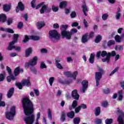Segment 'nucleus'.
<instances>
[{
    "instance_id": "nucleus-1",
    "label": "nucleus",
    "mask_w": 124,
    "mask_h": 124,
    "mask_svg": "<svg viewBox=\"0 0 124 124\" xmlns=\"http://www.w3.org/2000/svg\"><path fill=\"white\" fill-rule=\"evenodd\" d=\"M22 105L25 117L23 118L26 124H32L34 123L35 117L32 113L33 112V105L32 103L28 97H25L22 100Z\"/></svg>"
},
{
    "instance_id": "nucleus-2",
    "label": "nucleus",
    "mask_w": 124,
    "mask_h": 124,
    "mask_svg": "<svg viewBox=\"0 0 124 124\" xmlns=\"http://www.w3.org/2000/svg\"><path fill=\"white\" fill-rule=\"evenodd\" d=\"M100 56H101L102 58H104V57L106 56V58L102 59L103 62H110V57H111V56L112 57L116 56V52H115V51H113L111 53L108 52V53H107L106 51H103L102 52L100 51L97 52L96 55V57L97 59H99L100 58Z\"/></svg>"
},
{
    "instance_id": "nucleus-3",
    "label": "nucleus",
    "mask_w": 124,
    "mask_h": 124,
    "mask_svg": "<svg viewBox=\"0 0 124 124\" xmlns=\"http://www.w3.org/2000/svg\"><path fill=\"white\" fill-rule=\"evenodd\" d=\"M68 28L67 24H62L60 27L61 31V35L62 38H66V39H70L71 38V33L69 31H67Z\"/></svg>"
},
{
    "instance_id": "nucleus-4",
    "label": "nucleus",
    "mask_w": 124,
    "mask_h": 124,
    "mask_svg": "<svg viewBox=\"0 0 124 124\" xmlns=\"http://www.w3.org/2000/svg\"><path fill=\"white\" fill-rule=\"evenodd\" d=\"M18 37H19V34H14V40L9 43L8 50L11 51L12 49H14L17 52H20L21 51V47L19 46H15L14 44L17 42V40H18Z\"/></svg>"
},
{
    "instance_id": "nucleus-5",
    "label": "nucleus",
    "mask_w": 124,
    "mask_h": 124,
    "mask_svg": "<svg viewBox=\"0 0 124 124\" xmlns=\"http://www.w3.org/2000/svg\"><path fill=\"white\" fill-rule=\"evenodd\" d=\"M42 6L40 10L41 14H43L44 12L46 13H48V12H50L51 11V8L48 6V4H45V2H42L37 5L35 7L36 9H38L40 8V7Z\"/></svg>"
},
{
    "instance_id": "nucleus-6",
    "label": "nucleus",
    "mask_w": 124,
    "mask_h": 124,
    "mask_svg": "<svg viewBox=\"0 0 124 124\" xmlns=\"http://www.w3.org/2000/svg\"><path fill=\"white\" fill-rule=\"evenodd\" d=\"M6 118L9 121H11L14 119L15 115H16V108L15 106L12 107L10 109V111L5 112Z\"/></svg>"
},
{
    "instance_id": "nucleus-7",
    "label": "nucleus",
    "mask_w": 124,
    "mask_h": 124,
    "mask_svg": "<svg viewBox=\"0 0 124 124\" xmlns=\"http://www.w3.org/2000/svg\"><path fill=\"white\" fill-rule=\"evenodd\" d=\"M49 38L50 39H54V42H57L61 39V34H59L58 31L55 30H51L49 32Z\"/></svg>"
},
{
    "instance_id": "nucleus-8",
    "label": "nucleus",
    "mask_w": 124,
    "mask_h": 124,
    "mask_svg": "<svg viewBox=\"0 0 124 124\" xmlns=\"http://www.w3.org/2000/svg\"><path fill=\"white\" fill-rule=\"evenodd\" d=\"M16 86L18 88L19 90H22L23 86H27L30 87L31 86V82H30V78H28L27 79L23 80L21 83H16Z\"/></svg>"
},
{
    "instance_id": "nucleus-9",
    "label": "nucleus",
    "mask_w": 124,
    "mask_h": 124,
    "mask_svg": "<svg viewBox=\"0 0 124 124\" xmlns=\"http://www.w3.org/2000/svg\"><path fill=\"white\" fill-rule=\"evenodd\" d=\"M98 70L99 71H100V72H96L95 75L96 86L97 87H98V86L99 85V81H100V79L102 78V73L103 72L102 69H101V68H99Z\"/></svg>"
},
{
    "instance_id": "nucleus-10",
    "label": "nucleus",
    "mask_w": 124,
    "mask_h": 124,
    "mask_svg": "<svg viewBox=\"0 0 124 124\" xmlns=\"http://www.w3.org/2000/svg\"><path fill=\"white\" fill-rule=\"evenodd\" d=\"M116 112L118 114H120L119 116L117 121L119 124H124V113L119 108H117Z\"/></svg>"
},
{
    "instance_id": "nucleus-11",
    "label": "nucleus",
    "mask_w": 124,
    "mask_h": 124,
    "mask_svg": "<svg viewBox=\"0 0 124 124\" xmlns=\"http://www.w3.org/2000/svg\"><path fill=\"white\" fill-rule=\"evenodd\" d=\"M82 88L80 89V92L81 93H85L87 89H88V87L89 86V81L88 80H83L81 82Z\"/></svg>"
},
{
    "instance_id": "nucleus-12",
    "label": "nucleus",
    "mask_w": 124,
    "mask_h": 124,
    "mask_svg": "<svg viewBox=\"0 0 124 124\" xmlns=\"http://www.w3.org/2000/svg\"><path fill=\"white\" fill-rule=\"evenodd\" d=\"M38 60V58H37V57L35 56L32 59H31L30 61V65L31 66H34V65H36L37 63V60Z\"/></svg>"
},
{
    "instance_id": "nucleus-13",
    "label": "nucleus",
    "mask_w": 124,
    "mask_h": 124,
    "mask_svg": "<svg viewBox=\"0 0 124 124\" xmlns=\"http://www.w3.org/2000/svg\"><path fill=\"white\" fill-rule=\"evenodd\" d=\"M24 8V7L23 3L21 2H18V5L16 9V11L17 13L19 12V10H20L21 11H23Z\"/></svg>"
},
{
    "instance_id": "nucleus-14",
    "label": "nucleus",
    "mask_w": 124,
    "mask_h": 124,
    "mask_svg": "<svg viewBox=\"0 0 124 124\" xmlns=\"http://www.w3.org/2000/svg\"><path fill=\"white\" fill-rule=\"evenodd\" d=\"M72 96L74 98V99H76L78 100L79 99V94L77 92V90H74L72 92Z\"/></svg>"
},
{
    "instance_id": "nucleus-15",
    "label": "nucleus",
    "mask_w": 124,
    "mask_h": 124,
    "mask_svg": "<svg viewBox=\"0 0 124 124\" xmlns=\"http://www.w3.org/2000/svg\"><path fill=\"white\" fill-rule=\"evenodd\" d=\"M82 11L85 16H87V12L89 11V7L87 6L86 4H84L82 6Z\"/></svg>"
},
{
    "instance_id": "nucleus-16",
    "label": "nucleus",
    "mask_w": 124,
    "mask_h": 124,
    "mask_svg": "<svg viewBox=\"0 0 124 124\" xmlns=\"http://www.w3.org/2000/svg\"><path fill=\"white\" fill-rule=\"evenodd\" d=\"M89 41V39L88 38V33L84 34L81 37V42L82 43H87Z\"/></svg>"
},
{
    "instance_id": "nucleus-17",
    "label": "nucleus",
    "mask_w": 124,
    "mask_h": 124,
    "mask_svg": "<svg viewBox=\"0 0 124 124\" xmlns=\"http://www.w3.org/2000/svg\"><path fill=\"white\" fill-rule=\"evenodd\" d=\"M118 100L119 101H122L123 100V99L124 98V91L120 90L118 91Z\"/></svg>"
},
{
    "instance_id": "nucleus-18",
    "label": "nucleus",
    "mask_w": 124,
    "mask_h": 124,
    "mask_svg": "<svg viewBox=\"0 0 124 124\" xmlns=\"http://www.w3.org/2000/svg\"><path fill=\"white\" fill-rule=\"evenodd\" d=\"M121 9L120 8H117L116 15H115V19L116 20H119L121 18Z\"/></svg>"
},
{
    "instance_id": "nucleus-19",
    "label": "nucleus",
    "mask_w": 124,
    "mask_h": 124,
    "mask_svg": "<svg viewBox=\"0 0 124 124\" xmlns=\"http://www.w3.org/2000/svg\"><path fill=\"white\" fill-rule=\"evenodd\" d=\"M13 93H14V89L13 88L10 89L7 95L8 98H10L13 95Z\"/></svg>"
},
{
    "instance_id": "nucleus-20",
    "label": "nucleus",
    "mask_w": 124,
    "mask_h": 124,
    "mask_svg": "<svg viewBox=\"0 0 124 124\" xmlns=\"http://www.w3.org/2000/svg\"><path fill=\"white\" fill-rule=\"evenodd\" d=\"M95 56V54L94 53H92L90 55V57L89 58V62L90 63H93L94 62V57Z\"/></svg>"
},
{
    "instance_id": "nucleus-21",
    "label": "nucleus",
    "mask_w": 124,
    "mask_h": 124,
    "mask_svg": "<svg viewBox=\"0 0 124 124\" xmlns=\"http://www.w3.org/2000/svg\"><path fill=\"white\" fill-rule=\"evenodd\" d=\"M67 5V1H62L61 2H60L59 7L60 8H64L66 7Z\"/></svg>"
},
{
    "instance_id": "nucleus-22",
    "label": "nucleus",
    "mask_w": 124,
    "mask_h": 124,
    "mask_svg": "<svg viewBox=\"0 0 124 124\" xmlns=\"http://www.w3.org/2000/svg\"><path fill=\"white\" fill-rule=\"evenodd\" d=\"M45 26V23L43 22H37V28L38 30H40Z\"/></svg>"
},
{
    "instance_id": "nucleus-23",
    "label": "nucleus",
    "mask_w": 124,
    "mask_h": 124,
    "mask_svg": "<svg viewBox=\"0 0 124 124\" xmlns=\"http://www.w3.org/2000/svg\"><path fill=\"white\" fill-rule=\"evenodd\" d=\"M20 71L23 72V69L20 70V68H19V67H17L16 68L14 71V74L15 76L18 75L19 73H20Z\"/></svg>"
},
{
    "instance_id": "nucleus-24",
    "label": "nucleus",
    "mask_w": 124,
    "mask_h": 124,
    "mask_svg": "<svg viewBox=\"0 0 124 124\" xmlns=\"http://www.w3.org/2000/svg\"><path fill=\"white\" fill-rule=\"evenodd\" d=\"M6 21V16L4 14H1L0 15V22L4 23Z\"/></svg>"
},
{
    "instance_id": "nucleus-25",
    "label": "nucleus",
    "mask_w": 124,
    "mask_h": 124,
    "mask_svg": "<svg viewBox=\"0 0 124 124\" xmlns=\"http://www.w3.org/2000/svg\"><path fill=\"white\" fill-rule=\"evenodd\" d=\"M32 52V49H31V48H28L26 50V53L25 56L26 57H29L31 54Z\"/></svg>"
},
{
    "instance_id": "nucleus-26",
    "label": "nucleus",
    "mask_w": 124,
    "mask_h": 124,
    "mask_svg": "<svg viewBox=\"0 0 124 124\" xmlns=\"http://www.w3.org/2000/svg\"><path fill=\"white\" fill-rule=\"evenodd\" d=\"M11 6L9 4H6L3 5V10L7 12V11H9L10 10Z\"/></svg>"
},
{
    "instance_id": "nucleus-27",
    "label": "nucleus",
    "mask_w": 124,
    "mask_h": 124,
    "mask_svg": "<svg viewBox=\"0 0 124 124\" xmlns=\"http://www.w3.org/2000/svg\"><path fill=\"white\" fill-rule=\"evenodd\" d=\"M29 38L30 39H31L32 40H39L40 39V37L38 36H33V35H31L29 36Z\"/></svg>"
},
{
    "instance_id": "nucleus-28",
    "label": "nucleus",
    "mask_w": 124,
    "mask_h": 124,
    "mask_svg": "<svg viewBox=\"0 0 124 124\" xmlns=\"http://www.w3.org/2000/svg\"><path fill=\"white\" fill-rule=\"evenodd\" d=\"M75 115V114H74V111H73L68 112L67 114V117H68V118H70V119H73V118H74Z\"/></svg>"
},
{
    "instance_id": "nucleus-29",
    "label": "nucleus",
    "mask_w": 124,
    "mask_h": 124,
    "mask_svg": "<svg viewBox=\"0 0 124 124\" xmlns=\"http://www.w3.org/2000/svg\"><path fill=\"white\" fill-rule=\"evenodd\" d=\"M108 17H109V14L105 13L102 16V19L103 21H106L108 19Z\"/></svg>"
},
{
    "instance_id": "nucleus-30",
    "label": "nucleus",
    "mask_w": 124,
    "mask_h": 124,
    "mask_svg": "<svg viewBox=\"0 0 124 124\" xmlns=\"http://www.w3.org/2000/svg\"><path fill=\"white\" fill-rule=\"evenodd\" d=\"M101 39H102V37L100 36V35H98L95 39V43H99V42H100L101 41Z\"/></svg>"
},
{
    "instance_id": "nucleus-31",
    "label": "nucleus",
    "mask_w": 124,
    "mask_h": 124,
    "mask_svg": "<svg viewBox=\"0 0 124 124\" xmlns=\"http://www.w3.org/2000/svg\"><path fill=\"white\" fill-rule=\"evenodd\" d=\"M115 40L116 42L120 43L122 41V37L120 36L119 35H116L115 37Z\"/></svg>"
},
{
    "instance_id": "nucleus-32",
    "label": "nucleus",
    "mask_w": 124,
    "mask_h": 124,
    "mask_svg": "<svg viewBox=\"0 0 124 124\" xmlns=\"http://www.w3.org/2000/svg\"><path fill=\"white\" fill-rule=\"evenodd\" d=\"M95 116L100 115V108L97 107L95 109Z\"/></svg>"
},
{
    "instance_id": "nucleus-33",
    "label": "nucleus",
    "mask_w": 124,
    "mask_h": 124,
    "mask_svg": "<svg viewBox=\"0 0 124 124\" xmlns=\"http://www.w3.org/2000/svg\"><path fill=\"white\" fill-rule=\"evenodd\" d=\"M55 80V78L54 77H50L49 78L48 82L49 83L50 85L52 87L53 83H54V81Z\"/></svg>"
},
{
    "instance_id": "nucleus-34",
    "label": "nucleus",
    "mask_w": 124,
    "mask_h": 124,
    "mask_svg": "<svg viewBox=\"0 0 124 124\" xmlns=\"http://www.w3.org/2000/svg\"><path fill=\"white\" fill-rule=\"evenodd\" d=\"M16 78L14 76H8L7 77L8 82H11V80H15Z\"/></svg>"
},
{
    "instance_id": "nucleus-35",
    "label": "nucleus",
    "mask_w": 124,
    "mask_h": 124,
    "mask_svg": "<svg viewBox=\"0 0 124 124\" xmlns=\"http://www.w3.org/2000/svg\"><path fill=\"white\" fill-rule=\"evenodd\" d=\"M118 70H119V67H117L110 73L109 76H113V75H114V74H115V73H116Z\"/></svg>"
},
{
    "instance_id": "nucleus-36",
    "label": "nucleus",
    "mask_w": 124,
    "mask_h": 124,
    "mask_svg": "<svg viewBox=\"0 0 124 124\" xmlns=\"http://www.w3.org/2000/svg\"><path fill=\"white\" fill-rule=\"evenodd\" d=\"M77 75H78V72L77 71H76L72 74L71 77L73 78V79H76V77H77Z\"/></svg>"
},
{
    "instance_id": "nucleus-37",
    "label": "nucleus",
    "mask_w": 124,
    "mask_h": 124,
    "mask_svg": "<svg viewBox=\"0 0 124 124\" xmlns=\"http://www.w3.org/2000/svg\"><path fill=\"white\" fill-rule=\"evenodd\" d=\"M80 123V118L77 117L74 119V124H79Z\"/></svg>"
},
{
    "instance_id": "nucleus-38",
    "label": "nucleus",
    "mask_w": 124,
    "mask_h": 124,
    "mask_svg": "<svg viewBox=\"0 0 124 124\" xmlns=\"http://www.w3.org/2000/svg\"><path fill=\"white\" fill-rule=\"evenodd\" d=\"M115 43V42L114 40H110L108 43V46H111L112 45H114Z\"/></svg>"
},
{
    "instance_id": "nucleus-39",
    "label": "nucleus",
    "mask_w": 124,
    "mask_h": 124,
    "mask_svg": "<svg viewBox=\"0 0 124 124\" xmlns=\"http://www.w3.org/2000/svg\"><path fill=\"white\" fill-rule=\"evenodd\" d=\"M108 102H107V101H104L102 103V106L104 108H107V107H108Z\"/></svg>"
},
{
    "instance_id": "nucleus-40",
    "label": "nucleus",
    "mask_w": 124,
    "mask_h": 124,
    "mask_svg": "<svg viewBox=\"0 0 124 124\" xmlns=\"http://www.w3.org/2000/svg\"><path fill=\"white\" fill-rule=\"evenodd\" d=\"M5 31L6 32H9L10 33H14V31H13V30L10 28H5Z\"/></svg>"
},
{
    "instance_id": "nucleus-41",
    "label": "nucleus",
    "mask_w": 124,
    "mask_h": 124,
    "mask_svg": "<svg viewBox=\"0 0 124 124\" xmlns=\"http://www.w3.org/2000/svg\"><path fill=\"white\" fill-rule=\"evenodd\" d=\"M113 123L112 119H107L105 121L106 124H111Z\"/></svg>"
},
{
    "instance_id": "nucleus-42",
    "label": "nucleus",
    "mask_w": 124,
    "mask_h": 124,
    "mask_svg": "<svg viewBox=\"0 0 124 124\" xmlns=\"http://www.w3.org/2000/svg\"><path fill=\"white\" fill-rule=\"evenodd\" d=\"M47 114H48V119L49 120H52V111H51L50 109H49L48 110Z\"/></svg>"
},
{
    "instance_id": "nucleus-43",
    "label": "nucleus",
    "mask_w": 124,
    "mask_h": 124,
    "mask_svg": "<svg viewBox=\"0 0 124 124\" xmlns=\"http://www.w3.org/2000/svg\"><path fill=\"white\" fill-rule=\"evenodd\" d=\"M25 38L24 39L23 41V43H26V42H28V41H29V39H30V37L28 36V35H25L24 36Z\"/></svg>"
},
{
    "instance_id": "nucleus-44",
    "label": "nucleus",
    "mask_w": 124,
    "mask_h": 124,
    "mask_svg": "<svg viewBox=\"0 0 124 124\" xmlns=\"http://www.w3.org/2000/svg\"><path fill=\"white\" fill-rule=\"evenodd\" d=\"M47 68V66H46L45 63H44V62H42L40 64L41 69H44V68Z\"/></svg>"
},
{
    "instance_id": "nucleus-45",
    "label": "nucleus",
    "mask_w": 124,
    "mask_h": 124,
    "mask_svg": "<svg viewBox=\"0 0 124 124\" xmlns=\"http://www.w3.org/2000/svg\"><path fill=\"white\" fill-rule=\"evenodd\" d=\"M56 66L57 67V68H59V69H63V67L62 65V64L60 63H55Z\"/></svg>"
},
{
    "instance_id": "nucleus-46",
    "label": "nucleus",
    "mask_w": 124,
    "mask_h": 124,
    "mask_svg": "<svg viewBox=\"0 0 124 124\" xmlns=\"http://www.w3.org/2000/svg\"><path fill=\"white\" fill-rule=\"evenodd\" d=\"M64 75L66 76L67 77H71L72 74L70 72H65L64 73Z\"/></svg>"
},
{
    "instance_id": "nucleus-47",
    "label": "nucleus",
    "mask_w": 124,
    "mask_h": 124,
    "mask_svg": "<svg viewBox=\"0 0 124 124\" xmlns=\"http://www.w3.org/2000/svg\"><path fill=\"white\" fill-rule=\"evenodd\" d=\"M13 22V20L12 19V18L8 19L7 20V25L8 26L11 25V24H12Z\"/></svg>"
},
{
    "instance_id": "nucleus-48",
    "label": "nucleus",
    "mask_w": 124,
    "mask_h": 124,
    "mask_svg": "<svg viewBox=\"0 0 124 124\" xmlns=\"http://www.w3.org/2000/svg\"><path fill=\"white\" fill-rule=\"evenodd\" d=\"M41 52L42 54H46L48 52V50H47L46 48H42L41 49Z\"/></svg>"
},
{
    "instance_id": "nucleus-49",
    "label": "nucleus",
    "mask_w": 124,
    "mask_h": 124,
    "mask_svg": "<svg viewBox=\"0 0 124 124\" xmlns=\"http://www.w3.org/2000/svg\"><path fill=\"white\" fill-rule=\"evenodd\" d=\"M40 112H38L36 114V118L35 122H39V119H40Z\"/></svg>"
},
{
    "instance_id": "nucleus-50",
    "label": "nucleus",
    "mask_w": 124,
    "mask_h": 124,
    "mask_svg": "<svg viewBox=\"0 0 124 124\" xmlns=\"http://www.w3.org/2000/svg\"><path fill=\"white\" fill-rule=\"evenodd\" d=\"M52 10L54 12H57L59 10V7L55 6H52Z\"/></svg>"
},
{
    "instance_id": "nucleus-51",
    "label": "nucleus",
    "mask_w": 124,
    "mask_h": 124,
    "mask_svg": "<svg viewBox=\"0 0 124 124\" xmlns=\"http://www.w3.org/2000/svg\"><path fill=\"white\" fill-rule=\"evenodd\" d=\"M76 106H77V101L75 100L73 102L72 108L74 109Z\"/></svg>"
},
{
    "instance_id": "nucleus-52",
    "label": "nucleus",
    "mask_w": 124,
    "mask_h": 124,
    "mask_svg": "<svg viewBox=\"0 0 124 124\" xmlns=\"http://www.w3.org/2000/svg\"><path fill=\"white\" fill-rule=\"evenodd\" d=\"M61 121H62V122H64L65 120V114L64 113H62L61 115Z\"/></svg>"
},
{
    "instance_id": "nucleus-53",
    "label": "nucleus",
    "mask_w": 124,
    "mask_h": 124,
    "mask_svg": "<svg viewBox=\"0 0 124 124\" xmlns=\"http://www.w3.org/2000/svg\"><path fill=\"white\" fill-rule=\"evenodd\" d=\"M31 6L32 8H34L35 7V0H32L31 2Z\"/></svg>"
},
{
    "instance_id": "nucleus-54",
    "label": "nucleus",
    "mask_w": 124,
    "mask_h": 124,
    "mask_svg": "<svg viewBox=\"0 0 124 124\" xmlns=\"http://www.w3.org/2000/svg\"><path fill=\"white\" fill-rule=\"evenodd\" d=\"M102 122V120H101V119H96L95 121V123L96 124H101Z\"/></svg>"
},
{
    "instance_id": "nucleus-55",
    "label": "nucleus",
    "mask_w": 124,
    "mask_h": 124,
    "mask_svg": "<svg viewBox=\"0 0 124 124\" xmlns=\"http://www.w3.org/2000/svg\"><path fill=\"white\" fill-rule=\"evenodd\" d=\"M123 46H118L115 47V49L119 50V51H120V50H123Z\"/></svg>"
},
{
    "instance_id": "nucleus-56",
    "label": "nucleus",
    "mask_w": 124,
    "mask_h": 124,
    "mask_svg": "<svg viewBox=\"0 0 124 124\" xmlns=\"http://www.w3.org/2000/svg\"><path fill=\"white\" fill-rule=\"evenodd\" d=\"M83 23H84V25L85 28H87V27L89 26L88 21H87V20L85 19H84L83 20Z\"/></svg>"
},
{
    "instance_id": "nucleus-57",
    "label": "nucleus",
    "mask_w": 124,
    "mask_h": 124,
    "mask_svg": "<svg viewBox=\"0 0 124 124\" xmlns=\"http://www.w3.org/2000/svg\"><path fill=\"white\" fill-rule=\"evenodd\" d=\"M103 93H106V94L109 93H110V90L108 88L104 89Z\"/></svg>"
},
{
    "instance_id": "nucleus-58",
    "label": "nucleus",
    "mask_w": 124,
    "mask_h": 124,
    "mask_svg": "<svg viewBox=\"0 0 124 124\" xmlns=\"http://www.w3.org/2000/svg\"><path fill=\"white\" fill-rule=\"evenodd\" d=\"M34 92L35 93V94L36 96H39V91L37 89L34 90Z\"/></svg>"
},
{
    "instance_id": "nucleus-59",
    "label": "nucleus",
    "mask_w": 124,
    "mask_h": 124,
    "mask_svg": "<svg viewBox=\"0 0 124 124\" xmlns=\"http://www.w3.org/2000/svg\"><path fill=\"white\" fill-rule=\"evenodd\" d=\"M70 16L71 18H75V17H76V13L75 12H72Z\"/></svg>"
},
{
    "instance_id": "nucleus-60",
    "label": "nucleus",
    "mask_w": 124,
    "mask_h": 124,
    "mask_svg": "<svg viewBox=\"0 0 124 124\" xmlns=\"http://www.w3.org/2000/svg\"><path fill=\"white\" fill-rule=\"evenodd\" d=\"M0 106L4 107L5 106V102L3 101H0Z\"/></svg>"
},
{
    "instance_id": "nucleus-61",
    "label": "nucleus",
    "mask_w": 124,
    "mask_h": 124,
    "mask_svg": "<svg viewBox=\"0 0 124 124\" xmlns=\"http://www.w3.org/2000/svg\"><path fill=\"white\" fill-rule=\"evenodd\" d=\"M4 80V76L2 75V74H0V82H1Z\"/></svg>"
},
{
    "instance_id": "nucleus-62",
    "label": "nucleus",
    "mask_w": 124,
    "mask_h": 124,
    "mask_svg": "<svg viewBox=\"0 0 124 124\" xmlns=\"http://www.w3.org/2000/svg\"><path fill=\"white\" fill-rule=\"evenodd\" d=\"M22 27H23V23L20 22L17 25V28L18 29H22Z\"/></svg>"
},
{
    "instance_id": "nucleus-63",
    "label": "nucleus",
    "mask_w": 124,
    "mask_h": 124,
    "mask_svg": "<svg viewBox=\"0 0 124 124\" xmlns=\"http://www.w3.org/2000/svg\"><path fill=\"white\" fill-rule=\"evenodd\" d=\"M59 28H60V26L58 23H55L53 24L54 29H59Z\"/></svg>"
},
{
    "instance_id": "nucleus-64",
    "label": "nucleus",
    "mask_w": 124,
    "mask_h": 124,
    "mask_svg": "<svg viewBox=\"0 0 124 124\" xmlns=\"http://www.w3.org/2000/svg\"><path fill=\"white\" fill-rule=\"evenodd\" d=\"M120 86L121 88H122V89L124 90V81H121L120 82Z\"/></svg>"
}]
</instances>
